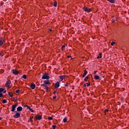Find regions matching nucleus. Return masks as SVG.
Returning a JSON list of instances; mask_svg holds the SVG:
<instances>
[{
  "mask_svg": "<svg viewBox=\"0 0 129 129\" xmlns=\"http://www.w3.org/2000/svg\"><path fill=\"white\" fill-rule=\"evenodd\" d=\"M116 21H117V18L116 19L113 20L112 22H116Z\"/></svg>",
  "mask_w": 129,
  "mask_h": 129,
  "instance_id": "nucleus-41",
  "label": "nucleus"
},
{
  "mask_svg": "<svg viewBox=\"0 0 129 129\" xmlns=\"http://www.w3.org/2000/svg\"><path fill=\"white\" fill-rule=\"evenodd\" d=\"M30 87L32 89H34L36 87V85H35V84H32L30 85Z\"/></svg>",
  "mask_w": 129,
  "mask_h": 129,
  "instance_id": "nucleus-14",
  "label": "nucleus"
},
{
  "mask_svg": "<svg viewBox=\"0 0 129 129\" xmlns=\"http://www.w3.org/2000/svg\"><path fill=\"white\" fill-rule=\"evenodd\" d=\"M42 79H50V77H49L48 73H44V74L43 75H42Z\"/></svg>",
  "mask_w": 129,
  "mask_h": 129,
  "instance_id": "nucleus-1",
  "label": "nucleus"
},
{
  "mask_svg": "<svg viewBox=\"0 0 129 129\" xmlns=\"http://www.w3.org/2000/svg\"><path fill=\"white\" fill-rule=\"evenodd\" d=\"M55 93H57V91H54L53 92V94H55Z\"/></svg>",
  "mask_w": 129,
  "mask_h": 129,
  "instance_id": "nucleus-40",
  "label": "nucleus"
},
{
  "mask_svg": "<svg viewBox=\"0 0 129 129\" xmlns=\"http://www.w3.org/2000/svg\"><path fill=\"white\" fill-rule=\"evenodd\" d=\"M59 86H60V83H59V82H57L55 84V88H59Z\"/></svg>",
  "mask_w": 129,
  "mask_h": 129,
  "instance_id": "nucleus-11",
  "label": "nucleus"
},
{
  "mask_svg": "<svg viewBox=\"0 0 129 129\" xmlns=\"http://www.w3.org/2000/svg\"><path fill=\"white\" fill-rule=\"evenodd\" d=\"M33 118H34V117L33 116L30 117V118H29L30 121H32Z\"/></svg>",
  "mask_w": 129,
  "mask_h": 129,
  "instance_id": "nucleus-29",
  "label": "nucleus"
},
{
  "mask_svg": "<svg viewBox=\"0 0 129 129\" xmlns=\"http://www.w3.org/2000/svg\"><path fill=\"white\" fill-rule=\"evenodd\" d=\"M6 43V40L3 37L0 38V46L2 47Z\"/></svg>",
  "mask_w": 129,
  "mask_h": 129,
  "instance_id": "nucleus-3",
  "label": "nucleus"
},
{
  "mask_svg": "<svg viewBox=\"0 0 129 129\" xmlns=\"http://www.w3.org/2000/svg\"><path fill=\"white\" fill-rule=\"evenodd\" d=\"M0 56L1 57H3V56H4V54H3V53H0Z\"/></svg>",
  "mask_w": 129,
  "mask_h": 129,
  "instance_id": "nucleus-39",
  "label": "nucleus"
},
{
  "mask_svg": "<svg viewBox=\"0 0 129 129\" xmlns=\"http://www.w3.org/2000/svg\"><path fill=\"white\" fill-rule=\"evenodd\" d=\"M3 93H0V97H3Z\"/></svg>",
  "mask_w": 129,
  "mask_h": 129,
  "instance_id": "nucleus-37",
  "label": "nucleus"
},
{
  "mask_svg": "<svg viewBox=\"0 0 129 129\" xmlns=\"http://www.w3.org/2000/svg\"><path fill=\"white\" fill-rule=\"evenodd\" d=\"M13 99H14V100H15V101H17V100H18V98L17 97H14Z\"/></svg>",
  "mask_w": 129,
  "mask_h": 129,
  "instance_id": "nucleus-34",
  "label": "nucleus"
},
{
  "mask_svg": "<svg viewBox=\"0 0 129 129\" xmlns=\"http://www.w3.org/2000/svg\"><path fill=\"white\" fill-rule=\"evenodd\" d=\"M65 77H66V75H62V76H59V78L61 80V81H63V79H64L65 78Z\"/></svg>",
  "mask_w": 129,
  "mask_h": 129,
  "instance_id": "nucleus-13",
  "label": "nucleus"
},
{
  "mask_svg": "<svg viewBox=\"0 0 129 129\" xmlns=\"http://www.w3.org/2000/svg\"><path fill=\"white\" fill-rule=\"evenodd\" d=\"M86 84H87V86L88 87L90 86V83H87Z\"/></svg>",
  "mask_w": 129,
  "mask_h": 129,
  "instance_id": "nucleus-35",
  "label": "nucleus"
},
{
  "mask_svg": "<svg viewBox=\"0 0 129 129\" xmlns=\"http://www.w3.org/2000/svg\"><path fill=\"white\" fill-rule=\"evenodd\" d=\"M87 73H88L87 71H86V70L84 71V73L82 77H85V76H86Z\"/></svg>",
  "mask_w": 129,
  "mask_h": 129,
  "instance_id": "nucleus-16",
  "label": "nucleus"
},
{
  "mask_svg": "<svg viewBox=\"0 0 129 129\" xmlns=\"http://www.w3.org/2000/svg\"><path fill=\"white\" fill-rule=\"evenodd\" d=\"M53 6L55 7H57V2H54V4H53Z\"/></svg>",
  "mask_w": 129,
  "mask_h": 129,
  "instance_id": "nucleus-27",
  "label": "nucleus"
},
{
  "mask_svg": "<svg viewBox=\"0 0 129 129\" xmlns=\"http://www.w3.org/2000/svg\"><path fill=\"white\" fill-rule=\"evenodd\" d=\"M15 113H16L14 115L13 117H14V118H19V117L21 116V114L17 111H15Z\"/></svg>",
  "mask_w": 129,
  "mask_h": 129,
  "instance_id": "nucleus-2",
  "label": "nucleus"
},
{
  "mask_svg": "<svg viewBox=\"0 0 129 129\" xmlns=\"http://www.w3.org/2000/svg\"><path fill=\"white\" fill-rule=\"evenodd\" d=\"M97 72V71H95L94 73V74H96V73Z\"/></svg>",
  "mask_w": 129,
  "mask_h": 129,
  "instance_id": "nucleus-45",
  "label": "nucleus"
},
{
  "mask_svg": "<svg viewBox=\"0 0 129 129\" xmlns=\"http://www.w3.org/2000/svg\"><path fill=\"white\" fill-rule=\"evenodd\" d=\"M44 84H51V83H50V82H49V81H46V80L44 81Z\"/></svg>",
  "mask_w": 129,
  "mask_h": 129,
  "instance_id": "nucleus-18",
  "label": "nucleus"
},
{
  "mask_svg": "<svg viewBox=\"0 0 129 129\" xmlns=\"http://www.w3.org/2000/svg\"><path fill=\"white\" fill-rule=\"evenodd\" d=\"M109 3H111V4H115V0H107Z\"/></svg>",
  "mask_w": 129,
  "mask_h": 129,
  "instance_id": "nucleus-15",
  "label": "nucleus"
},
{
  "mask_svg": "<svg viewBox=\"0 0 129 129\" xmlns=\"http://www.w3.org/2000/svg\"><path fill=\"white\" fill-rule=\"evenodd\" d=\"M57 126H56V125H52V128L53 129H56Z\"/></svg>",
  "mask_w": 129,
  "mask_h": 129,
  "instance_id": "nucleus-32",
  "label": "nucleus"
},
{
  "mask_svg": "<svg viewBox=\"0 0 129 129\" xmlns=\"http://www.w3.org/2000/svg\"><path fill=\"white\" fill-rule=\"evenodd\" d=\"M63 122H67V117H64L63 119Z\"/></svg>",
  "mask_w": 129,
  "mask_h": 129,
  "instance_id": "nucleus-21",
  "label": "nucleus"
},
{
  "mask_svg": "<svg viewBox=\"0 0 129 129\" xmlns=\"http://www.w3.org/2000/svg\"><path fill=\"white\" fill-rule=\"evenodd\" d=\"M4 90H5V89H4L3 88H0V93H2V92H3Z\"/></svg>",
  "mask_w": 129,
  "mask_h": 129,
  "instance_id": "nucleus-23",
  "label": "nucleus"
},
{
  "mask_svg": "<svg viewBox=\"0 0 129 129\" xmlns=\"http://www.w3.org/2000/svg\"><path fill=\"white\" fill-rule=\"evenodd\" d=\"M17 106H18V104H15L12 105L11 109V111H12V112H14L15 110H16V108Z\"/></svg>",
  "mask_w": 129,
  "mask_h": 129,
  "instance_id": "nucleus-4",
  "label": "nucleus"
},
{
  "mask_svg": "<svg viewBox=\"0 0 129 129\" xmlns=\"http://www.w3.org/2000/svg\"><path fill=\"white\" fill-rule=\"evenodd\" d=\"M22 77L24 79H27V75H24Z\"/></svg>",
  "mask_w": 129,
  "mask_h": 129,
  "instance_id": "nucleus-25",
  "label": "nucleus"
},
{
  "mask_svg": "<svg viewBox=\"0 0 129 129\" xmlns=\"http://www.w3.org/2000/svg\"><path fill=\"white\" fill-rule=\"evenodd\" d=\"M48 119H49V120H52V119H53V117H48Z\"/></svg>",
  "mask_w": 129,
  "mask_h": 129,
  "instance_id": "nucleus-28",
  "label": "nucleus"
},
{
  "mask_svg": "<svg viewBox=\"0 0 129 129\" xmlns=\"http://www.w3.org/2000/svg\"><path fill=\"white\" fill-rule=\"evenodd\" d=\"M94 78L96 80H98V79H99V76H98L97 75H95Z\"/></svg>",
  "mask_w": 129,
  "mask_h": 129,
  "instance_id": "nucleus-19",
  "label": "nucleus"
},
{
  "mask_svg": "<svg viewBox=\"0 0 129 129\" xmlns=\"http://www.w3.org/2000/svg\"><path fill=\"white\" fill-rule=\"evenodd\" d=\"M64 86L68 87V83H67L66 84H64Z\"/></svg>",
  "mask_w": 129,
  "mask_h": 129,
  "instance_id": "nucleus-36",
  "label": "nucleus"
},
{
  "mask_svg": "<svg viewBox=\"0 0 129 129\" xmlns=\"http://www.w3.org/2000/svg\"><path fill=\"white\" fill-rule=\"evenodd\" d=\"M102 56H101V53H99V55L97 57V59H100Z\"/></svg>",
  "mask_w": 129,
  "mask_h": 129,
  "instance_id": "nucleus-20",
  "label": "nucleus"
},
{
  "mask_svg": "<svg viewBox=\"0 0 129 129\" xmlns=\"http://www.w3.org/2000/svg\"><path fill=\"white\" fill-rule=\"evenodd\" d=\"M17 111H22L23 110V107L22 106H19L17 108Z\"/></svg>",
  "mask_w": 129,
  "mask_h": 129,
  "instance_id": "nucleus-12",
  "label": "nucleus"
},
{
  "mask_svg": "<svg viewBox=\"0 0 129 129\" xmlns=\"http://www.w3.org/2000/svg\"><path fill=\"white\" fill-rule=\"evenodd\" d=\"M89 79V78L88 77V76L86 77L84 79V81H87Z\"/></svg>",
  "mask_w": 129,
  "mask_h": 129,
  "instance_id": "nucleus-22",
  "label": "nucleus"
},
{
  "mask_svg": "<svg viewBox=\"0 0 129 129\" xmlns=\"http://www.w3.org/2000/svg\"><path fill=\"white\" fill-rule=\"evenodd\" d=\"M71 60H73V58L72 57H71Z\"/></svg>",
  "mask_w": 129,
  "mask_h": 129,
  "instance_id": "nucleus-48",
  "label": "nucleus"
},
{
  "mask_svg": "<svg viewBox=\"0 0 129 129\" xmlns=\"http://www.w3.org/2000/svg\"><path fill=\"white\" fill-rule=\"evenodd\" d=\"M8 94L9 95V96H10V97H13V96H14V94H13V93L9 92L8 93Z\"/></svg>",
  "mask_w": 129,
  "mask_h": 129,
  "instance_id": "nucleus-17",
  "label": "nucleus"
},
{
  "mask_svg": "<svg viewBox=\"0 0 129 129\" xmlns=\"http://www.w3.org/2000/svg\"><path fill=\"white\" fill-rule=\"evenodd\" d=\"M3 103H7V99H4L2 101Z\"/></svg>",
  "mask_w": 129,
  "mask_h": 129,
  "instance_id": "nucleus-24",
  "label": "nucleus"
},
{
  "mask_svg": "<svg viewBox=\"0 0 129 129\" xmlns=\"http://www.w3.org/2000/svg\"><path fill=\"white\" fill-rule=\"evenodd\" d=\"M6 92H7V91L4 90L3 91V93H6Z\"/></svg>",
  "mask_w": 129,
  "mask_h": 129,
  "instance_id": "nucleus-43",
  "label": "nucleus"
},
{
  "mask_svg": "<svg viewBox=\"0 0 129 129\" xmlns=\"http://www.w3.org/2000/svg\"><path fill=\"white\" fill-rule=\"evenodd\" d=\"M83 87H86V84H84Z\"/></svg>",
  "mask_w": 129,
  "mask_h": 129,
  "instance_id": "nucleus-42",
  "label": "nucleus"
},
{
  "mask_svg": "<svg viewBox=\"0 0 129 129\" xmlns=\"http://www.w3.org/2000/svg\"><path fill=\"white\" fill-rule=\"evenodd\" d=\"M16 93H20V89H18L16 91Z\"/></svg>",
  "mask_w": 129,
  "mask_h": 129,
  "instance_id": "nucleus-33",
  "label": "nucleus"
},
{
  "mask_svg": "<svg viewBox=\"0 0 129 129\" xmlns=\"http://www.w3.org/2000/svg\"><path fill=\"white\" fill-rule=\"evenodd\" d=\"M10 85H11V81L8 80L6 83V87H10Z\"/></svg>",
  "mask_w": 129,
  "mask_h": 129,
  "instance_id": "nucleus-8",
  "label": "nucleus"
},
{
  "mask_svg": "<svg viewBox=\"0 0 129 129\" xmlns=\"http://www.w3.org/2000/svg\"><path fill=\"white\" fill-rule=\"evenodd\" d=\"M0 8H1V6H0Z\"/></svg>",
  "mask_w": 129,
  "mask_h": 129,
  "instance_id": "nucleus-49",
  "label": "nucleus"
},
{
  "mask_svg": "<svg viewBox=\"0 0 129 129\" xmlns=\"http://www.w3.org/2000/svg\"><path fill=\"white\" fill-rule=\"evenodd\" d=\"M65 45H62L61 47V50L63 51V50H64V49H65Z\"/></svg>",
  "mask_w": 129,
  "mask_h": 129,
  "instance_id": "nucleus-30",
  "label": "nucleus"
},
{
  "mask_svg": "<svg viewBox=\"0 0 129 129\" xmlns=\"http://www.w3.org/2000/svg\"><path fill=\"white\" fill-rule=\"evenodd\" d=\"M12 73L13 74H14V75H18V74H19V73H20L19 71L15 70V69L12 70Z\"/></svg>",
  "mask_w": 129,
  "mask_h": 129,
  "instance_id": "nucleus-5",
  "label": "nucleus"
},
{
  "mask_svg": "<svg viewBox=\"0 0 129 129\" xmlns=\"http://www.w3.org/2000/svg\"><path fill=\"white\" fill-rule=\"evenodd\" d=\"M83 10L85 12H87V13H90L91 12V9H88L85 7L83 8Z\"/></svg>",
  "mask_w": 129,
  "mask_h": 129,
  "instance_id": "nucleus-6",
  "label": "nucleus"
},
{
  "mask_svg": "<svg viewBox=\"0 0 129 129\" xmlns=\"http://www.w3.org/2000/svg\"><path fill=\"white\" fill-rule=\"evenodd\" d=\"M35 118L37 120H41V119L42 118V116L37 115L35 116Z\"/></svg>",
  "mask_w": 129,
  "mask_h": 129,
  "instance_id": "nucleus-9",
  "label": "nucleus"
},
{
  "mask_svg": "<svg viewBox=\"0 0 129 129\" xmlns=\"http://www.w3.org/2000/svg\"><path fill=\"white\" fill-rule=\"evenodd\" d=\"M108 112V109H105L104 110V113L105 114V115H106V113Z\"/></svg>",
  "mask_w": 129,
  "mask_h": 129,
  "instance_id": "nucleus-26",
  "label": "nucleus"
},
{
  "mask_svg": "<svg viewBox=\"0 0 129 129\" xmlns=\"http://www.w3.org/2000/svg\"><path fill=\"white\" fill-rule=\"evenodd\" d=\"M0 120H2V117H0Z\"/></svg>",
  "mask_w": 129,
  "mask_h": 129,
  "instance_id": "nucleus-47",
  "label": "nucleus"
},
{
  "mask_svg": "<svg viewBox=\"0 0 129 129\" xmlns=\"http://www.w3.org/2000/svg\"><path fill=\"white\" fill-rule=\"evenodd\" d=\"M41 86H44V87H45L46 89V92H48V91H49V87H48V86H47V85L46 84H42L41 85Z\"/></svg>",
  "mask_w": 129,
  "mask_h": 129,
  "instance_id": "nucleus-7",
  "label": "nucleus"
},
{
  "mask_svg": "<svg viewBox=\"0 0 129 129\" xmlns=\"http://www.w3.org/2000/svg\"><path fill=\"white\" fill-rule=\"evenodd\" d=\"M49 31H50V32H52V29H50V30H49Z\"/></svg>",
  "mask_w": 129,
  "mask_h": 129,
  "instance_id": "nucleus-46",
  "label": "nucleus"
},
{
  "mask_svg": "<svg viewBox=\"0 0 129 129\" xmlns=\"http://www.w3.org/2000/svg\"><path fill=\"white\" fill-rule=\"evenodd\" d=\"M25 107H27L28 109H29L30 111L31 112H34V110H33L32 108H31V107L28 106V105H25Z\"/></svg>",
  "mask_w": 129,
  "mask_h": 129,
  "instance_id": "nucleus-10",
  "label": "nucleus"
},
{
  "mask_svg": "<svg viewBox=\"0 0 129 129\" xmlns=\"http://www.w3.org/2000/svg\"><path fill=\"white\" fill-rule=\"evenodd\" d=\"M115 44V43L114 42V41H112V42L111 43V46H113V45H114Z\"/></svg>",
  "mask_w": 129,
  "mask_h": 129,
  "instance_id": "nucleus-31",
  "label": "nucleus"
},
{
  "mask_svg": "<svg viewBox=\"0 0 129 129\" xmlns=\"http://www.w3.org/2000/svg\"><path fill=\"white\" fill-rule=\"evenodd\" d=\"M57 98V96H54L53 97V99H55V98Z\"/></svg>",
  "mask_w": 129,
  "mask_h": 129,
  "instance_id": "nucleus-38",
  "label": "nucleus"
},
{
  "mask_svg": "<svg viewBox=\"0 0 129 129\" xmlns=\"http://www.w3.org/2000/svg\"><path fill=\"white\" fill-rule=\"evenodd\" d=\"M67 57H68V58H71V56H70V55H68Z\"/></svg>",
  "mask_w": 129,
  "mask_h": 129,
  "instance_id": "nucleus-44",
  "label": "nucleus"
}]
</instances>
